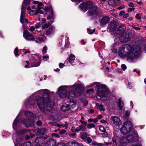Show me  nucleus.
<instances>
[{"label": "nucleus", "instance_id": "nucleus-1", "mask_svg": "<svg viewBox=\"0 0 146 146\" xmlns=\"http://www.w3.org/2000/svg\"><path fill=\"white\" fill-rule=\"evenodd\" d=\"M54 94L53 92H50L49 90L45 89L38 90L30 96L25 102V108H27L34 107L36 103L35 98L37 103V106L40 111L44 114L47 115L50 112L54 106V101L50 99V95Z\"/></svg>", "mask_w": 146, "mask_h": 146}, {"label": "nucleus", "instance_id": "nucleus-2", "mask_svg": "<svg viewBox=\"0 0 146 146\" xmlns=\"http://www.w3.org/2000/svg\"><path fill=\"white\" fill-rule=\"evenodd\" d=\"M84 88L82 84L75 83L69 86H61L58 88L57 93L62 98L69 96H77L81 95Z\"/></svg>", "mask_w": 146, "mask_h": 146}, {"label": "nucleus", "instance_id": "nucleus-3", "mask_svg": "<svg viewBox=\"0 0 146 146\" xmlns=\"http://www.w3.org/2000/svg\"><path fill=\"white\" fill-rule=\"evenodd\" d=\"M141 52V49L138 45L131 46L130 44H125L122 46L118 50L119 56L122 58L127 57V60L133 62L136 59Z\"/></svg>", "mask_w": 146, "mask_h": 146}, {"label": "nucleus", "instance_id": "nucleus-4", "mask_svg": "<svg viewBox=\"0 0 146 146\" xmlns=\"http://www.w3.org/2000/svg\"><path fill=\"white\" fill-rule=\"evenodd\" d=\"M41 56L36 54H31L29 56L30 62L26 61L27 64L25 65L26 68L38 66L41 63Z\"/></svg>", "mask_w": 146, "mask_h": 146}, {"label": "nucleus", "instance_id": "nucleus-5", "mask_svg": "<svg viewBox=\"0 0 146 146\" xmlns=\"http://www.w3.org/2000/svg\"><path fill=\"white\" fill-rule=\"evenodd\" d=\"M133 135H133L129 134L122 137L119 140L120 143L123 145L126 146L129 143L133 142L135 139L136 141L139 140V136L136 131H134Z\"/></svg>", "mask_w": 146, "mask_h": 146}, {"label": "nucleus", "instance_id": "nucleus-6", "mask_svg": "<svg viewBox=\"0 0 146 146\" xmlns=\"http://www.w3.org/2000/svg\"><path fill=\"white\" fill-rule=\"evenodd\" d=\"M96 93L98 96L105 100L108 99L110 91L108 89L106 86L104 84L101 88L98 89Z\"/></svg>", "mask_w": 146, "mask_h": 146}, {"label": "nucleus", "instance_id": "nucleus-7", "mask_svg": "<svg viewBox=\"0 0 146 146\" xmlns=\"http://www.w3.org/2000/svg\"><path fill=\"white\" fill-rule=\"evenodd\" d=\"M25 114L28 119H24L23 121L22 120V123L27 127H33L34 126V121L33 120H31V119H29V118H36V115L28 111H26L25 113Z\"/></svg>", "mask_w": 146, "mask_h": 146}, {"label": "nucleus", "instance_id": "nucleus-8", "mask_svg": "<svg viewBox=\"0 0 146 146\" xmlns=\"http://www.w3.org/2000/svg\"><path fill=\"white\" fill-rule=\"evenodd\" d=\"M15 135L13 136V141L15 146H33V144L30 142L23 143V140L21 138L17 137L16 138L15 141H14Z\"/></svg>", "mask_w": 146, "mask_h": 146}, {"label": "nucleus", "instance_id": "nucleus-9", "mask_svg": "<svg viewBox=\"0 0 146 146\" xmlns=\"http://www.w3.org/2000/svg\"><path fill=\"white\" fill-rule=\"evenodd\" d=\"M132 128V123L130 121H127L124 123L121 131L123 134H126L130 131Z\"/></svg>", "mask_w": 146, "mask_h": 146}, {"label": "nucleus", "instance_id": "nucleus-10", "mask_svg": "<svg viewBox=\"0 0 146 146\" xmlns=\"http://www.w3.org/2000/svg\"><path fill=\"white\" fill-rule=\"evenodd\" d=\"M30 1V0H24L23 2L20 19V21L22 23L24 21L26 6L29 5Z\"/></svg>", "mask_w": 146, "mask_h": 146}, {"label": "nucleus", "instance_id": "nucleus-11", "mask_svg": "<svg viewBox=\"0 0 146 146\" xmlns=\"http://www.w3.org/2000/svg\"><path fill=\"white\" fill-rule=\"evenodd\" d=\"M131 33L128 32H126L123 34L119 37L120 41L123 43L128 42L131 38Z\"/></svg>", "mask_w": 146, "mask_h": 146}, {"label": "nucleus", "instance_id": "nucleus-12", "mask_svg": "<svg viewBox=\"0 0 146 146\" xmlns=\"http://www.w3.org/2000/svg\"><path fill=\"white\" fill-rule=\"evenodd\" d=\"M33 4L37 5V7L36 9V11L37 14H43V12L41 9L43 8V4L41 2L37 1H34L33 2Z\"/></svg>", "mask_w": 146, "mask_h": 146}, {"label": "nucleus", "instance_id": "nucleus-13", "mask_svg": "<svg viewBox=\"0 0 146 146\" xmlns=\"http://www.w3.org/2000/svg\"><path fill=\"white\" fill-rule=\"evenodd\" d=\"M23 36L26 40L28 41H33L35 38L28 31H25L23 33Z\"/></svg>", "mask_w": 146, "mask_h": 146}, {"label": "nucleus", "instance_id": "nucleus-14", "mask_svg": "<svg viewBox=\"0 0 146 146\" xmlns=\"http://www.w3.org/2000/svg\"><path fill=\"white\" fill-rule=\"evenodd\" d=\"M44 11L46 12V14H49L48 15V16L47 17L48 19H50L53 18V12L52 9L51 7H45L44 9Z\"/></svg>", "mask_w": 146, "mask_h": 146}, {"label": "nucleus", "instance_id": "nucleus-15", "mask_svg": "<svg viewBox=\"0 0 146 146\" xmlns=\"http://www.w3.org/2000/svg\"><path fill=\"white\" fill-rule=\"evenodd\" d=\"M22 111H20L19 114L17 115L15 119L14 120L13 125V128L14 130L17 131V128H18L20 125V121H18L19 119V116L22 113Z\"/></svg>", "mask_w": 146, "mask_h": 146}, {"label": "nucleus", "instance_id": "nucleus-16", "mask_svg": "<svg viewBox=\"0 0 146 146\" xmlns=\"http://www.w3.org/2000/svg\"><path fill=\"white\" fill-rule=\"evenodd\" d=\"M92 4V3L90 1H88L86 3L81 4L80 5L81 9L84 11H86L87 9Z\"/></svg>", "mask_w": 146, "mask_h": 146}, {"label": "nucleus", "instance_id": "nucleus-17", "mask_svg": "<svg viewBox=\"0 0 146 146\" xmlns=\"http://www.w3.org/2000/svg\"><path fill=\"white\" fill-rule=\"evenodd\" d=\"M67 102L70 107V110L73 111V110L76 107V101L73 99H72L70 100Z\"/></svg>", "mask_w": 146, "mask_h": 146}, {"label": "nucleus", "instance_id": "nucleus-18", "mask_svg": "<svg viewBox=\"0 0 146 146\" xmlns=\"http://www.w3.org/2000/svg\"><path fill=\"white\" fill-rule=\"evenodd\" d=\"M117 25L115 23L112 22L109 24L107 28V31H113L116 29Z\"/></svg>", "mask_w": 146, "mask_h": 146}, {"label": "nucleus", "instance_id": "nucleus-19", "mask_svg": "<svg viewBox=\"0 0 146 146\" xmlns=\"http://www.w3.org/2000/svg\"><path fill=\"white\" fill-rule=\"evenodd\" d=\"M97 8L96 6H92L89 9V11L87 13L89 16H92L95 14L97 11Z\"/></svg>", "mask_w": 146, "mask_h": 146}, {"label": "nucleus", "instance_id": "nucleus-20", "mask_svg": "<svg viewBox=\"0 0 146 146\" xmlns=\"http://www.w3.org/2000/svg\"><path fill=\"white\" fill-rule=\"evenodd\" d=\"M111 119L112 120L113 123L116 125H120L121 124V121L119 118L117 116L111 117Z\"/></svg>", "mask_w": 146, "mask_h": 146}, {"label": "nucleus", "instance_id": "nucleus-21", "mask_svg": "<svg viewBox=\"0 0 146 146\" xmlns=\"http://www.w3.org/2000/svg\"><path fill=\"white\" fill-rule=\"evenodd\" d=\"M56 143L55 140L50 139L45 143L44 146H54L56 145Z\"/></svg>", "mask_w": 146, "mask_h": 146}, {"label": "nucleus", "instance_id": "nucleus-22", "mask_svg": "<svg viewBox=\"0 0 146 146\" xmlns=\"http://www.w3.org/2000/svg\"><path fill=\"white\" fill-rule=\"evenodd\" d=\"M46 131L45 129L42 128L41 129H36L35 130V132L37 135H44Z\"/></svg>", "mask_w": 146, "mask_h": 146}, {"label": "nucleus", "instance_id": "nucleus-23", "mask_svg": "<svg viewBox=\"0 0 146 146\" xmlns=\"http://www.w3.org/2000/svg\"><path fill=\"white\" fill-rule=\"evenodd\" d=\"M104 84H102L99 82H96L92 84L89 86V87H96L97 89L101 88Z\"/></svg>", "mask_w": 146, "mask_h": 146}, {"label": "nucleus", "instance_id": "nucleus-24", "mask_svg": "<svg viewBox=\"0 0 146 146\" xmlns=\"http://www.w3.org/2000/svg\"><path fill=\"white\" fill-rule=\"evenodd\" d=\"M125 27L124 25H120L117 31V34L119 35L121 34L125 30Z\"/></svg>", "mask_w": 146, "mask_h": 146}, {"label": "nucleus", "instance_id": "nucleus-25", "mask_svg": "<svg viewBox=\"0 0 146 146\" xmlns=\"http://www.w3.org/2000/svg\"><path fill=\"white\" fill-rule=\"evenodd\" d=\"M70 107L68 105V104L67 102L63 104V106L61 107L62 110L63 111H65L70 110Z\"/></svg>", "mask_w": 146, "mask_h": 146}, {"label": "nucleus", "instance_id": "nucleus-26", "mask_svg": "<svg viewBox=\"0 0 146 146\" xmlns=\"http://www.w3.org/2000/svg\"><path fill=\"white\" fill-rule=\"evenodd\" d=\"M55 28L53 26L49 28L48 30L46 31L45 34L48 35L54 33L55 32Z\"/></svg>", "mask_w": 146, "mask_h": 146}, {"label": "nucleus", "instance_id": "nucleus-27", "mask_svg": "<svg viewBox=\"0 0 146 146\" xmlns=\"http://www.w3.org/2000/svg\"><path fill=\"white\" fill-rule=\"evenodd\" d=\"M109 18L107 16L104 17L101 20L100 22L102 25H105L109 21Z\"/></svg>", "mask_w": 146, "mask_h": 146}, {"label": "nucleus", "instance_id": "nucleus-28", "mask_svg": "<svg viewBox=\"0 0 146 146\" xmlns=\"http://www.w3.org/2000/svg\"><path fill=\"white\" fill-rule=\"evenodd\" d=\"M117 107L118 109L120 110L122 109L123 106V102L120 99H119L118 100V101L117 102Z\"/></svg>", "mask_w": 146, "mask_h": 146}, {"label": "nucleus", "instance_id": "nucleus-29", "mask_svg": "<svg viewBox=\"0 0 146 146\" xmlns=\"http://www.w3.org/2000/svg\"><path fill=\"white\" fill-rule=\"evenodd\" d=\"M46 39V37L43 35H41L38 37L36 40V42H43Z\"/></svg>", "mask_w": 146, "mask_h": 146}, {"label": "nucleus", "instance_id": "nucleus-30", "mask_svg": "<svg viewBox=\"0 0 146 146\" xmlns=\"http://www.w3.org/2000/svg\"><path fill=\"white\" fill-rule=\"evenodd\" d=\"M86 93L90 96H92L95 94V90L93 88L88 90L86 91Z\"/></svg>", "mask_w": 146, "mask_h": 146}, {"label": "nucleus", "instance_id": "nucleus-31", "mask_svg": "<svg viewBox=\"0 0 146 146\" xmlns=\"http://www.w3.org/2000/svg\"><path fill=\"white\" fill-rule=\"evenodd\" d=\"M75 57L74 54H70L69 55L68 58L69 62L70 63L73 62L75 59Z\"/></svg>", "mask_w": 146, "mask_h": 146}, {"label": "nucleus", "instance_id": "nucleus-32", "mask_svg": "<svg viewBox=\"0 0 146 146\" xmlns=\"http://www.w3.org/2000/svg\"><path fill=\"white\" fill-rule=\"evenodd\" d=\"M29 131L28 129H22L21 130L20 132H19L18 131H17V133L18 135H23V134L27 133L28 132H29Z\"/></svg>", "mask_w": 146, "mask_h": 146}, {"label": "nucleus", "instance_id": "nucleus-33", "mask_svg": "<svg viewBox=\"0 0 146 146\" xmlns=\"http://www.w3.org/2000/svg\"><path fill=\"white\" fill-rule=\"evenodd\" d=\"M96 106L97 108H98L100 109V110L101 111H104L105 110V109L103 107V106L101 104H99L98 103H96Z\"/></svg>", "mask_w": 146, "mask_h": 146}, {"label": "nucleus", "instance_id": "nucleus-34", "mask_svg": "<svg viewBox=\"0 0 146 146\" xmlns=\"http://www.w3.org/2000/svg\"><path fill=\"white\" fill-rule=\"evenodd\" d=\"M116 40H115V43L113 45H112V49H115V51H116V48L118 46L119 44L118 43L116 42Z\"/></svg>", "mask_w": 146, "mask_h": 146}, {"label": "nucleus", "instance_id": "nucleus-35", "mask_svg": "<svg viewBox=\"0 0 146 146\" xmlns=\"http://www.w3.org/2000/svg\"><path fill=\"white\" fill-rule=\"evenodd\" d=\"M87 127L89 129H91L93 128L94 129L96 128L95 125L92 123H90L88 124L87 125Z\"/></svg>", "mask_w": 146, "mask_h": 146}, {"label": "nucleus", "instance_id": "nucleus-36", "mask_svg": "<svg viewBox=\"0 0 146 146\" xmlns=\"http://www.w3.org/2000/svg\"><path fill=\"white\" fill-rule=\"evenodd\" d=\"M51 25V24L48 23H46L43 25H42V29H44L46 28H48L50 27Z\"/></svg>", "mask_w": 146, "mask_h": 146}, {"label": "nucleus", "instance_id": "nucleus-37", "mask_svg": "<svg viewBox=\"0 0 146 146\" xmlns=\"http://www.w3.org/2000/svg\"><path fill=\"white\" fill-rule=\"evenodd\" d=\"M88 134L86 132L83 133L81 136V138L83 139H85L87 136Z\"/></svg>", "mask_w": 146, "mask_h": 146}, {"label": "nucleus", "instance_id": "nucleus-38", "mask_svg": "<svg viewBox=\"0 0 146 146\" xmlns=\"http://www.w3.org/2000/svg\"><path fill=\"white\" fill-rule=\"evenodd\" d=\"M82 145L81 143L77 142H73L72 146H82Z\"/></svg>", "mask_w": 146, "mask_h": 146}, {"label": "nucleus", "instance_id": "nucleus-39", "mask_svg": "<svg viewBox=\"0 0 146 146\" xmlns=\"http://www.w3.org/2000/svg\"><path fill=\"white\" fill-rule=\"evenodd\" d=\"M130 112L128 111H126L125 112L124 117L125 118H127L130 115Z\"/></svg>", "mask_w": 146, "mask_h": 146}, {"label": "nucleus", "instance_id": "nucleus-40", "mask_svg": "<svg viewBox=\"0 0 146 146\" xmlns=\"http://www.w3.org/2000/svg\"><path fill=\"white\" fill-rule=\"evenodd\" d=\"M18 51L19 50L18 48H16L14 52L15 56H17L19 55V54L18 53Z\"/></svg>", "mask_w": 146, "mask_h": 146}, {"label": "nucleus", "instance_id": "nucleus-41", "mask_svg": "<svg viewBox=\"0 0 146 146\" xmlns=\"http://www.w3.org/2000/svg\"><path fill=\"white\" fill-rule=\"evenodd\" d=\"M87 31L88 33L90 34H92L95 32V29H94L93 30H91L90 29H87Z\"/></svg>", "mask_w": 146, "mask_h": 146}, {"label": "nucleus", "instance_id": "nucleus-42", "mask_svg": "<svg viewBox=\"0 0 146 146\" xmlns=\"http://www.w3.org/2000/svg\"><path fill=\"white\" fill-rule=\"evenodd\" d=\"M29 14L31 15H33L37 14L36 11H35L34 10H31L29 12Z\"/></svg>", "mask_w": 146, "mask_h": 146}, {"label": "nucleus", "instance_id": "nucleus-43", "mask_svg": "<svg viewBox=\"0 0 146 146\" xmlns=\"http://www.w3.org/2000/svg\"><path fill=\"white\" fill-rule=\"evenodd\" d=\"M92 144L94 145L95 146H104V145L102 143H99L98 144L95 143L93 142Z\"/></svg>", "mask_w": 146, "mask_h": 146}, {"label": "nucleus", "instance_id": "nucleus-44", "mask_svg": "<svg viewBox=\"0 0 146 146\" xmlns=\"http://www.w3.org/2000/svg\"><path fill=\"white\" fill-rule=\"evenodd\" d=\"M99 129L102 132H104L105 131V129L102 126H99Z\"/></svg>", "mask_w": 146, "mask_h": 146}, {"label": "nucleus", "instance_id": "nucleus-45", "mask_svg": "<svg viewBox=\"0 0 146 146\" xmlns=\"http://www.w3.org/2000/svg\"><path fill=\"white\" fill-rule=\"evenodd\" d=\"M80 131H83L84 130L86 129V127L85 126L83 125H80L79 126Z\"/></svg>", "mask_w": 146, "mask_h": 146}, {"label": "nucleus", "instance_id": "nucleus-46", "mask_svg": "<svg viewBox=\"0 0 146 146\" xmlns=\"http://www.w3.org/2000/svg\"><path fill=\"white\" fill-rule=\"evenodd\" d=\"M47 50V47L46 46H45L43 47L42 49V52L43 53H46V51Z\"/></svg>", "mask_w": 146, "mask_h": 146}, {"label": "nucleus", "instance_id": "nucleus-47", "mask_svg": "<svg viewBox=\"0 0 146 146\" xmlns=\"http://www.w3.org/2000/svg\"><path fill=\"white\" fill-rule=\"evenodd\" d=\"M121 67L123 71H124L127 69L126 66L124 64H122L121 65Z\"/></svg>", "mask_w": 146, "mask_h": 146}, {"label": "nucleus", "instance_id": "nucleus-48", "mask_svg": "<svg viewBox=\"0 0 146 146\" xmlns=\"http://www.w3.org/2000/svg\"><path fill=\"white\" fill-rule=\"evenodd\" d=\"M73 141H69L67 143L65 146H72Z\"/></svg>", "mask_w": 146, "mask_h": 146}, {"label": "nucleus", "instance_id": "nucleus-49", "mask_svg": "<svg viewBox=\"0 0 146 146\" xmlns=\"http://www.w3.org/2000/svg\"><path fill=\"white\" fill-rule=\"evenodd\" d=\"M35 28L34 27L31 26L29 29V31L31 32H33L35 31Z\"/></svg>", "mask_w": 146, "mask_h": 146}, {"label": "nucleus", "instance_id": "nucleus-50", "mask_svg": "<svg viewBox=\"0 0 146 146\" xmlns=\"http://www.w3.org/2000/svg\"><path fill=\"white\" fill-rule=\"evenodd\" d=\"M76 135V134L75 133L72 134H70L69 135V136L72 138H74L75 137Z\"/></svg>", "mask_w": 146, "mask_h": 146}, {"label": "nucleus", "instance_id": "nucleus-51", "mask_svg": "<svg viewBox=\"0 0 146 146\" xmlns=\"http://www.w3.org/2000/svg\"><path fill=\"white\" fill-rule=\"evenodd\" d=\"M80 121L82 125H84L85 126H86L87 125V122H86L82 120H80Z\"/></svg>", "mask_w": 146, "mask_h": 146}, {"label": "nucleus", "instance_id": "nucleus-52", "mask_svg": "<svg viewBox=\"0 0 146 146\" xmlns=\"http://www.w3.org/2000/svg\"><path fill=\"white\" fill-rule=\"evenodd\" d=\"M66 132V131L65 129H62L59 132V134L60 135H62Z\"/></svg>", "mask_w": 146, "mask_h": 146}, {"label": "nucleus", "instance_id": "nucleus-53", "mask_svg": "<svg viewBox=\"0 0 146 146\" xmlns=\"http://www.w3.org/2000/svg\"><path fill=\"white\" fill-rule=\"evenodd\" d=\"M86 141L87 143H90L92 142V139L90 137H88L86 139Z\"/></svg>", "mask_w": 146, "mask_h": 146}, {"label": "nucleus", "instance_id": "nucleus-54", "mask_svg": "<svg viewBox=\"0 0 146 146\" xmlns=\"http://www.w3.org/2000/svg\"><path fill=\"white\" fill-rule=\"evenodd\" d=\"M35 27L36 29H38L41 26V24L39 23H37L35 25Z\"/></svg>", "mask_w": 146, "mask_h": 146}, {"label": "nucleus", "instance_id": "nucleus-55", "mask_svg": "<svg viewBox=\"0 0 146 146\" xmlns=\"http://www.w3.org/2000/svg\"><path fill=\"white\" fill-rule=\"evenodd\" d=\"M59 66L60 68H62L65 66V65L63 63H60L59 64Z\"/></svg>", "mask_w": 146, "mask_h": 146}, {"label": "nucleus", "instance_id": "nucleus-56", "mask_svg": "<svg viewBox=\"0 0 146 146\" xmlns=\"http://www.w3.org/2000/svg\"><path fill=\"white\" fill-rule=\"evenodd\" d=\"M52 136H55V137H58V138L60 137V136L59 135H58V134H57L56 133H53L52 134Z\"/></svg>", "mask_w": 146, "mask_h": 146}, {"label": "nucleus", "instance_id": "nucleus-57", "mask_svg": "<svg viewBox=\"0 0 146 146\" xmlns=\"http://www.w3.org/2000/svg\"><path fill=\"white\" fill-rule=\"evenodd\" d=\"M134 10V8L133 7L130 8L128 9L127 11L129 12H131Z\"/></svg>", "mask_w": 146, "mask_h": 146}, {"label": "nucleus", "instance_id": "nucleus-58", "mask_svg": "<svg viewBox=\"0 0 146 146\" xmlns=\"http://www.w3.org/2000/svg\"><path fill=\"white\" fill-rule=\"evenodd\" d=\"M135 17L138 19H141V17L138 13H137L136 14Z\"/></svg>", "mask_w": 146, "mask_h": 146}, {"label": "nucleus", "instance_id": "nucleus-59", "mask_svg": "<svg viewBox=\"0 0 146 146\" xmlns=\"http://www.w3.org/2000/svg\"><path fill=\"white\" fill-rule=\"evenodd\" d=\"M80 131V127L79 126L78 127H77L75 129L74 131L75 132H78L79 131Z\"/></svg>", "mask_w": 146, "mask_h": 146}, {"label": "nucleus", "instance_id": "nucleus-60", "mask_svg": "<svg viewBox=\"0 0 146 146\" xmlns=\"http://www.w3.org/2000/svg\"><path fill=\"white\" fill-rule=\"evenodd\" d=\"M108 135V133L107 132H105L102 134V136L104 137H107Z\"/></svg>", "mask_w": 146, "mask_h": 146}, {"label": "nucleus", "instance_id": "nucleus-61", "mask_svg": "<svg viewBox=\"0 0 146 146\" xmlns=\"http://www.w3.org/2000/svg\"><path fill=\"white\" fill-rule=\"evenodd\" d=\"M41 138L40 137L36 138L35 141V142L36 143H38L39 142V139H40Z\"/></svg>", "mask_w": 146, "mask_h": 146}, {"label": "nucleus", "instance_id": "nucleus-62", "mask_svg": "<svg viewBox=\"0 0 146 146\" xmlns=\"http://www.w3.org/2000/svg\"><path fill=\"white\" fill-rule=\"evenodd\" d=\"M100 122L101 123H104L105 124H108V123L106 121H105L104 120H102L100 121Z\"/></svg>", "mask_w": 146, "mask_h": 146}, {"label": "nucleus", "instance_id": "nucleus-63", "mask_svg": "<svg viewBox=\"0 0 146 146\" xmlns=\"http://www.w3.org/2000/svg\"><path fill=\"white\" fill-rule=\"evenodd\" d=\"M125 7V6L124 5H122L121 6L119 7H117V9L118 10H121Z\"/></svg>", "mask_w": 146, "mask_h": 146}, {"label": "nucleus", "instance_id": "nucleus-64", "mask_svg": "<svg viewBox=\"0 0 146 146\" xmlns=\"http://www.w3.org/2000/svg\"><path fill=\"white\" fill-rule=\"evenodd\" d=\"M56 146H65V145L64 143H60Z\"/></svg>", "mask_w": 146, "mask_h": 146}]
</instances>
